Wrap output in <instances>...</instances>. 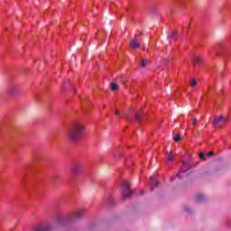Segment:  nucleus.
Returning a JSON list of instances; mask_svg holds the SVG:
<instances>
[{
    "instance_id": "nucleus-1",
    "label": "nucleus",
    "mask_w": 231,
    "mask_h": 231,
    "mask_svg": "<svg viewBox=\"0 0 231 231\" xmlns=\"http://www.w3.org/2000/svg\"><path fill=\"white\" fill-rule=\"evenodd\" d=\"M83 133H86L84 124L79 122L74 123L69 130L68 138L70 142H77L80 140Z\"/></svg>"
},
{
    "instance_id": "nucleus-2",
    "label": "nucleus",
    "mask_w": 231,
    "mask_h": 231,
    "mask_svg": "<svg viewBox=\"0 0 231 231\" xmlns=\"http://www.w3.org/2000/svg\"><path fill=\"white\" fill-rule=\"evenodd\" d=\"M129 187H131V183H129V180L123 181V199H127V198H130V196H133V194H134V190L129 189Z\"/></svg>"
},
{
    "instance_id": "nucleus-3",
    "label": "nucleus",
    "mask_w": 231,
    "mask_h": 231,
    "mask_svg": "<svg viewBox=\"0 0 231 231\" xmlns=\"http://www.w3.org/2000/svg\"><path fill=\"white\" fill-rule=\"evenodd\" d=\"M229 121L227 116H218L213 119V125L216 127H223Z\"/></svg>"
},
{
    "instance_id": "nucleus-4",
    "label": "nucleus",
    "mask_w": 231,
    "mask_h": 231,
    "mask_svg": "<svg viewBox=\"0 0 231 231\" xmlns=\"http://www.w3.org/2000/svg\"><path fill=\"white\" fill-rule=\"evenodd\" d=\"M70 171L72 172V174H79V172L82 171V164L74 163L70 168Z\"/></svg>"
},
{
    "instance_id": "nucleus-5",
    "label": "nucleus",
    "mask_w": 231,
    "mask_h": 231,
    "mask_svg": "<svg viewBox=\"0 0 231 231\" xmlns=\"http://www.w3.org/2000/svg\"><path fill=\"white\" fill-rule=\"evenodd\" d=\"M84 217V210L80 209L75 212L70 217L71 221L82 219Z\"/></svg>"
},
{
    "instance_id": "nucleus-6",
    "label": "nucleus",
    "mask_w": 231,
    "mask_h": 231,
    "mask_svg": "<svg viewBox=\"0 0 231 231\" xmlns=\"http://www.w3.org/2000/svg\"><path fill=\"white\" fill-rule=\"evenodd\" d=\"M18 88L15 86L9 87L7 88V95L9 97H17Z\"/></svg>"
},
{
    "instance_id": "nucleus-7",
    "label": "nucleus",
    "mask_w": 231,
    "mask_h": 231,
    "mask_svg": "<svg viewBox=\"0 0 231 231\" xmlns=\"http://www.w3.org/2000/svg\"><path fill=\"white\" fill-rule=\"evenodd\" d=\"M193 66L198 68L201 64V56L194 55L192 58Z\"/></svg>"
},
{
    "instance_id": "nucleus-8",
    "label": "nucleus",
    "mask_w": 231,
    "mask_h": 231,
    "mask_svg": "<svg viewBox=\"0 0 231 231\" xmlns=\"http://www.w3.org/2000/svg\"><path fill=\"white\" fill-rule=\"evenodd\" d=\"M51 230H53V226L48 225V226L37 227L33 231H51Z\"/></svg>"
},
{
    "instance_id": "nucleus-9",
    "label": "nucleus",
    "mask_w": 231,
    "mask_h": 231,
    "mask_svg": "<svg viewBox=\"0 0 231 231\" xmlns=\"http://www.w3.org/2000/svg\"><path fill=\"white\" fill-rule=\"evenodd\" d=\"M130 46H131V48H134V50L140 49V43L136 40H131Z\"/></svg>"
},
{
    "instance_id": "nucleus-10",
    "label": "nucleus",
    "mask_w": 231,
    "mask_h": 231,
    "mask_svg": "<svg viewBox=\"0 0 231 231\" xmlns=\"http://www.w3.org/2000/svg\"><path fill=\"white\" fill-rule=\"evenodd\" d=\"M167 156H166V162H172L174 160V155H172V152H167Z\"/></svg>"
},
{
    "instance_id": "nucleus-11",
    "label": "nucleus",
    "mask_w": 231,
    "mask_h": 231,
    "mask_svg": "<svg viewBox=\"0 0 231 231\" xmlns=\"http://www.w3.org/2000/svg\"><path fill=\"white\" fill-rule=\"evenodd\" d=\"M110 88L112 91H118L120 89V87L115 83H110Z\"/></svg>"
},
{
    "instance_id": "nucleus-12",
    "label": "nucleus",
    "mask_w": 231,
    "mask_h": 231,
    "mask_svg": "<svg viewBox=\"0 0 231 231\" xmlns=\"http://www.w3.org/2000/svg\"><path fill=\"white\" fill-rule=\"evenodd\" d=\"M151 181L152 183V190H154V189H156V187H158V182L156 180H154V179H152V178H151Z\"/></svg>"
},
{
    "instance_id": "nucleus-13",
    "label": "nucleus",
    "mask_w": 231,
    "mask_h": 231,
    "mask_svg": "<svg viewBox=\"0 0 231 231\" xmlns=\"http://www.w3.org/2000/svg\"><path fill=\"white\" fill-rule=\"evenodd\" d=\"M195 199L197 201H205V196L204 195H196Z\"/></svg>"
},
{
    "instance_id": "nucleus-14",
    "label": "nucleus",
    "mask_w": 231,
    "mask_h": 231,
    "mask_svg": "<svg viewBox=\"0 0 231 231\" xmlns=\"http://www.w3.org/2000/svg\"><path fill=\"white\" fill-rule=\"evenodd\" d=\"M190 86L194 89V88H196V86H198V80H196V79H191Z\"/></svg>"
},
{
    "instance_id": "nucleus-15",
    "label": "nucleus",
    "mask_w": 231,
    "mask_h": 231,
    "mask_svg": "<svg viewBox=\"0 0 231 231\" xmlns=\"http://www.w3.org/2000/svg\"><path fill=\"white\" fill-rule=\"evenodd\" d=\"M168 39H176V33L170 32L167 36Z\"/></svg>"
},
{
    "instance_id": "nucleus-16",
    "label": "nucleus",
    "mask_w": 231,
    "mask_h": 231,
    "mask_svg": "<svg viewBox=\"0 0 231 231\" xmlns=\"http://www.w3.org/2000/svg\"><path fill=\"white\" fill-rule=\"evenodd\" d=\"M140 66L141 68H145L147 66V60H142Z\"/></svg>"
},
{
    "instance_id": "nucleus-17",
    "label": "nucleus",
    "mask_w": 231,
    "mask_h": 231,
    "mask_svg": "<svg viewBox=\"0 0 231 231\" xmlns=\"http://www.w3.org/2000/svg\"><path fill=\"white\" fill-rule=\"evenodd\" d=\"M180 140H181V135L180 134H178L175 137H174V141L175 142H180Z\"/></svg>"
},
{
    "instance_id": "nucleus-18",
    "label": "nucleus",
    "mask_w": 231,
    "mask_h": 231,
    "mask_svg": "<svg viewBox=\"0 0 231 231\" xmlns=\"http://www.w3.org/2000/svg\"><path fill=\"white\" fill-rule=\"evenodd\" d=\"M181 174H187V171H180L179 173H177V178L181 179Z\"/></svg>"
},
{
    "instance_id": "nucleus-19",
    "label": "nucleus",
    "mask_w": 231,
    "mask_h": 231,
    "mask_svg": "<svg viewBox=\"0 0 231 231\" xmlns=\"http://www.w3.org/2000/svg\"><path fill=\"white\" fill-rule=\"evenodd\" d=\"M199 156L200 160H203V162H205V160H207L205 158V153H203V152H200Z\"/></svg>"
},
{
    "instance_id": "nucleus-20",
    "label": "nucleus",
    "mask_w": 231,
    "mask_h": 231,
    "mask_svg": "<svg viewBox=\"0 0 231 231\" xmlns=\"http://www.w3.org/2000/svg\"><path fill=\"white\" fill-rule=\"evenodd\" d=\"M141 117H142V115H140V114H136V115H135V120H136L137 122H140Z\"/></svg>"
},
{
    "instance_id": "nucleus-21",
    "label": "nucleus",
    "mask_w": 231,
    "mask_h": 231,
    "mask_svg": "<svg viewBox=\"0 0 231 231\" xmlns=\"http://www.w3.org/2000/svg\"><path fill=\"white\" fill-rule=\"evenodd\" d=\"M168 60H171V57H167L162 60V64H167Z\"/></svg>"
},
{
    "instance_id": "nucleus-22",
    "label": "nucleus",
    "mask_w": 231,
    "mask_h": 231,
    "mask_svg": "<svg viewBox=\"0 0 231 231\" xmlns=\"http://www.w3.org/2000/svg\"><path fill=\"white\" fill-rule=\"evenodd\" d=\"M196 124H198V118H193L192 119V125H195Z\"/></svg>"
},
{
    "instance_id": "nucleus-23",
    "label": "nucleus",
    "mask_w": 231,
    "mask_h": 231,
    "mask_svg": "<svg viewBox=\"0 0 231 231\" xmlns=\"http://www.w3.org/2000/svg\"><path fill=\"white\" fill-rule=\"evenodd\" d=\"M206 156H214V152H208V153H206Z\"/></svg>"
},
{
    "instance_id": "nucleus-24",
    "label": "nucleus",
    "mask_w": 231,
    "mask_h": 231,
    "mask_svg": "<svg viewBox=\"0 0 231 231\" xmlns=\"http://www.w3.org/2000/svg\"><path fill=\"white\" fill-rule=\"evenodd\" d=\"M62 221H64V218H63V217H60V218L58 219V224L62 223Z\"/></svg>"
},
{
    "instance_id": "nucleus-25",
    "label": "nucleus",
    "mask_w": 231,
    "mask_h": 231,
    "mask_svg": "<svg viewBox=\"0 0 231 231\" xmlns=\"http://www.w3.org/2000/svg\"><path fill=\"white\" fill-rule=\"evenodd\" d=\"M115 115H120V111L116 110V111H115Z\"/></svg>"
},
{
    "instance_id": "nucleus-26",
    "label": "nucleus",
    "mask_w": 231,
    "mask_h": 231,
    "mask_svg": "<svg viewBox=\"0 0 231 231\" xmlns=\"http://www.w3.org/2000/svg\"><path fill=\"white\" fill-rule=\"evenodd\" d=\"M126 120H131V118L129 117V114H126Z\"/></svg>"
},
{
    "instance_id": "nucleus-27",
    "label": "nucleus",
    "mask_w": 231,
    "mask_h": 231,
    "mask_svg": "<svg viewBox=\"0 0 231 231\" xmlns=\"http://www.w3.org/2000/svg\"><path fill=\"white\" fill-rule=\"evenodd\" d=\"M199 134H200V132L197 131V134H195V136H199Z\"/></svg>"
},
{
    "instance_id": "nucleus-28",
    "label": "nucleus",
    "mask_w": 231,
    "mask_h": 231,
    "mask_svg": "<svg viewBox=\"0 0 231 231\" xmlns=\"http://www.w3.org/2000/svg\"><path fill=\"white\" fill-rule=\"evenodd\" d=\"M182 163H183V165H187L189 162H183Z\"/></svg>"
},
{
    "instance_id": "nucleus-29",
    "label": "nucleus",
    "mask_w": 231,
    "mask_h": 231,
    "mask_svg": "<svg viewBox=\"0 0 231 231\" xmlns=\"http://www.w3.org/2000/svg\"><path fill=\"white\" fill-rule=\"evenodd\" d=\"M141 196H143V190L140 191Z\"/></svg>"
},
{
    "instance_id": "nucleus-30",
    "label": "nucleus",
    "mask_w": 231,
    "mask_h": 231,
    "mask_svg": "<svg viewBox=\"0 0 231 231\" xmlns=\"http://www.w3.org/2000/svg\"><path fill=\"white\" fill-rule=\"evenodd\" d=\"M208 89H209V91H212V87H209Z\"/></svg>"
},
{
    "instance_id": "nucleus-31",
    "label": "nucleus",
    "mask_w": 231,
    "mask_h": 231,
    "mask_svg": "<svg viewBox=\"0 0 231 231\" xmlns=\"http://www.w3.org/2000/svg\"><path fill=\"white\" fill-rule=\"evenodd\" d=\"M61 91H64V87H61Z\"/></svg>"
}]
</instances>
